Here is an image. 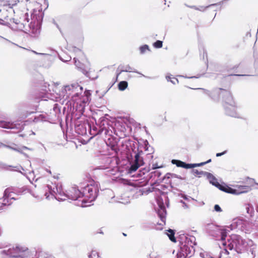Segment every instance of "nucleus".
<instances>
[{
    "label": "nucleus",
    "instance_id": "obj_1",
    "mask_svg": "<svg viewBox=\"0 0 258 258\" xmlns=\"http://www.w3.org/2000/svg\"><path fill=\"white\" fill-rule=\"evenodd\" d=\"M223 244L225 246L224 253L237 256L238 254H248L251 253V256L248 258H251L253 256V241L252 240L246 241L241 236L238 235H232L227 241L223 242Z\"/></svg>",
    "mask_w": 258,
    "mask_h": 258
},
{
    "label": "nucleus",
    "instance_id": "obj_2",
    "mask_svg": "<svg viewBox=\"0 0 258 258\" xmlns=\"http://www.w3.org/2000/svg\"><path fill=\"white\" fill-rule=\"evenodd\" d=\"M204 90L205 93L215 101H218L222 97L226 114L231 117H237L235 102L230 91L222 88H216L211 93L208 90Z\"/></svg>",
    "mask_w": 258,
    "mask_h": 258
},
{
    "label": "nucleus",
    "instance_id": "obj_3",
    "mask_svg": "<svg viewBox=\"0 0 258 258\" xmlns=\"http://www.w3.org/2000/svg\"><path fill=\"white\" fill-rule=\"evenodd\" d=\"M191 171L195 175L198 176L199 177L202 176H206L210 183L212 184L221 190L227 193L233 195H239L246 192L250 189V187L246 185H240L238 187L237 189L233 188L227 185H223L219 183L215 177L210 173L203 171H200L197 169H192Z\"/></svg>",
    "mask_w": 258,
    "mask_h": 258
},
{
    "label": "nucleus",
    "instance_id": "obj_4",
    "mask_svg": "<svg viewBox=\"0 0 258 258\" xmlns=\"http://www.w3.org/2000/svg\"><path fill=\"white\" fill-rule=\"evenodd\" d=\"M28 248L26 247L17 246L15 247L3 250L1 251V253L4 255V258H28ZM46 255L42 252H40L37 258H52Z\"/></svg>",
    "mask_w": 258,
    "mask_h": 258
},
{
    "label": "nucleus",
    "instance_id": "obj_5",
    "mask_svg": "<svg viewBox=\"0 0 258 258\" xmlns=\"http://www.w3.org/2000/svg\"><path fill=\"white\" fill-rule=\"evenodd\" d=\"M83 91V87L78 83H73L71 85H66L62 90L63 96L66 98L72 100L74 102V107H75L78 98L81 95Z\"/></svg>",
    "mask_w": 258,
    "mask_h": 258
},
{
    "label": "nucleus",
    "instance_id": "obj_6",
    "mask_svg": "<svg viewBox=\"0 0 258 258\" xmlns=\"http://www.w3.org/2000/svg\"><path fill=\"white\" fill-rule=\"evenodd\" d=\"M208 231L209 235L216 240H221L223 241L227 236V233L225 229L212 224L208 225Z\"/></svg>",
    "mask_w": 258,
    "mask_h": 258
},
{
    "label": "nucleus",
    "instance_id": "obj_7",
    "mask_svg": "<svg viewBox=\"0 0 258 258\" xmlns=\"http://www.w3.org/2000/svg\"><path fill=\"white\" fill-rule=\"evenodd\" d=\"M45 188V196L46 199H48L49 196L48 194V192L50 195L54 197L55 199L58 201H64L66 200V197L62 196L64 194H67V192H64L63 191L61 186L58 187L55 186V187L52 188L51 185H47Z\"/></svg>",
    "mask_w": 258,
    "mask_h": 258
},
{
    "label": "nucleus",
    "instance_id": "obj_8",
    "mask_svg": "<svg viewBox=\"0 0 258 258\" xmlns=\"http://www.w3.org/2000/svg\"><path fill=\"white\" fill-rule=\"evenodd\" d=\"M37 13V11L35 10H33V12H31V19L32 20L30 23H29V15L28 13H25L24 15V23H20V21L18 20H15L13 19V22L16 24L19 25L18 28L20 30H23V29H25L26 31L28 30L27 27H30L31 28L30 24L32 22H35L36 20H38L37 15L35 14Z\"/></svg>",
    "mask_w": 258,
    "mask_h": 258
},
{
    "label": "nucleus",
    "instance_id": "obj_9",
    "mask_svg": "<svg viewBox=\"0 0 258 258\" xmlns=\"http://www.w3.org/2000/svg\"><path fill=\"white\" fill-rule=\"evenodd\" d=\"M91 126L89 123L79 120V117H77V120L75 121V132L79 135L84 136L87 134V130L90 131Z\"/></svg>",
    "mask_w": 258,
    "mask_h": 258
},
{
    "label": "nucleus",
    "instance_id": "obj_10",
    "mask_svg": "<svg viewBox=\"0 0 258 258\" xmlns=\"http://www.w3.org/2000/svg\"><path fill=\"white\" fill-rule=\"evenodd\" d=\"M85 97L81 98L79 97L78 101L75 106L76 110L79 113V115H82L85 110V104L89 102V98L91 95L89 90H85L84 93Z\"/></svg>",
    "mask_w": 258,
    "mask_h": 258
},
{
    "label": "nucleus",
    "instance_id": "obj_11",
    "mask_svg": "<svg viewBox=\"0 0 258 258\" xmlns=\"http://www.w3.org/2000/svg\"><path fill=\"white\" fill-rule=\"evenodd\" d=\"M82 193V197L89 199L90 203L93 202L97 197V189L88 185L84 188Z\"/></svg>",
    "mask_w": 258,
    "mask_h": 258
},
{
    "label": "nucleus",
    "instance_id": "obj_12",
    "mask_svg": "<svg viewBox=\"0 0 258 258\" xmlns=\"http://www.w3.org/2000/svg\"><path fill=\"white\" fill-rule=\"evenodd\" d=\"M62 196L69 199L75 201L82 197V191L76 187H73L70 190L67 192V194H64Z\"/></svg>",
    "mask_w": 258,
    "mask_h": 258
},
{
    "label": "nucleus",
    "instance_id": "obj_13",
    "mask_svg": "<svg viewBox=\"0 0 258 258\" xmlns=\"http://www.w3.org/2000/svg\"><path fill=\"white\" fill-rule=\"evenodd\" d=\"M158 204L159 209L158 210L157 214L161 222L163 223H159V224L163 225L165 224V217L166 215V211L162 200H161V201L159 200Z\"/></svg>",
    "mask_w": 258,
    "mask_h": 258
},
{
    "label": "nucleus",
    "instance_id": "obj_14",
    "mask_svg": "<svg viewBox=\"0 0 258 258\" xmlns=\"http://www.w3.org/2000/svg\"><path fill=\"white\" fill-rule=\"evenodd\" d=\"M195 252V248L193 247L187 245L180 246V251L179 254L180 256H183L185 257H191Z\"/></svg>",
    "mask_w": 258,
    "mask_h": 258
},
{
    "label": "nucleus",
    "instance_id": "obj_15",
    "mask_svg": "<svg viewBox=\"0 0 258 258\" xmlns=\"http://www.w3.org/2000/svg\"><path fill=\"white\" fill-rule=\"evenodd\" d=\"M0 127L8 129H20L21 128V125L19 123L16 124L13 122H6L5 121L0 120Z\"/></svg>",
    "mask_w": 258,
    "mask_h": 258
},
{
    "label": "nucleus",
    "instance_id": "obj_16",
    "mask_svg": "<svg viewBox=\"0 0 258 258\" xmlns=\"http://www.w3.org/2000/svg\"><path fill=\"white\" fill-rule=\"evenodd\" d=\"M119 69H120V71L119 72H117V77H118V76L122 73V72H135V73H138L139 74H140L142 76H143V77H146V76L145 75H144L143 74L139 73V72H138L137 71H135L134 70L132 67H131L129 65H127L125 67H123V66H119L117 69V72H118V70ZM146 78H148V77H146Z\"/></svg>",
    "mask_w": 258,
    "mask_h": 258
},
{
    "label": "nucleus",
    "instance_id": "obj_17",
    "mask_svg": "<svg viewBox=\"0 0 258 258\" xmlns=\"http://www.w3.org/2000/svg\"><path fill=\"white\" fill-rule=\"evenodd\" d=\"M189 235L187 234H180L179 235V241L181 245L187 246L188 245L189 240L190 237Z\"/></svg>",
    "mask_w": 258,
    "mask_h": 258
},
{
    "label": "nucleus",
    "instance_id": "obj_18",
    "mask_svg": "<svg viewBox=\"0 0 258 258\" xmlns=\"http://www.w3.org/2000/svg\"><path fill=\"white\" fill-rule=\"evenodd\" d=\"M223 3H224V1H222V2H220L218 3L209 5L206 7L200 6V7H198V9H197V10H198V11H200L201 12H204L207 8H211V7H215V6H220L219 9L220 10L221 9V6L223 4Z\"/></svg>",
    "mask_w": 258,
    "mask_h": 258
},
{
    "label": "nucleus",
    "instance_id": "obj_19",
    "mask_svg": "<svg viewBox=\"0 0 258 258\" xmlns=\"http://www.w3.org/2000/svg\"><path fill=\"white\" fill-rule=\"evenodd\" d=\"M143 164H140L139 162L133 161L131 163V166L128 169L129 172L132 173L133 172L136 171Z\"/></svg>",
    "mask_w": 258,
    "mask_h": 258
},
{
    "label": "nucleus",
    "instance_id": "obj_20",
    "mask_svg": "<svg viewBox=\"0 0 258 258\" xmlns=\"http://www.w3.org/2000/svg\"><path fill=\"white\" fill-rule=\"evenodd\" d=\"M82 73L83 74H84L87 77L89 78L90 79L92 80H95L98 78L97 75H91L92 72L90 70L88 71H87L86 70L83 69L82 70Z\"/></svg>",
    "mask_w": 258,
    "mask_h": 258
},
{
    "label": "nucleus",
    "instance_id": "obj_21",
    "mask_svg": "<svg viewBox=\"0 0 258 258\" xmlns=\"http://www.w3.org/2000/svg\"><path fill=\"white\" fill-rule=\"evenodd\" d=\"M141 153H142L143 152L141 151L140 152H138L136 154L135 156V159L134 160V162H139L140 164H144V162L143 161V159L142 157H141Z\"/></svg>",
    "mask_w": 258,
    "mask_h": 258
},
{
    "label": "nucleus",
    "instance_id": "obj_22",
    "mask_svg": "<svg viewBox=\"0 0 258 258\" xmlns=\"http://www.w3.org/2000/svg\"><path fill=\"white\" fill-rule=\"evenodd\" d=\"M46 121V117L43 114H39L38 116H35L33 122L35 123L39 122L40 121Z\"/></svg>",
    "mask_w": 258,
    "mask_h": 258
},
{
    "label": "nucleus",
    "instance_id": "obj_23",
    "mask_svg": "<svg viewBox=\"0 0 258 258\" xmlns=\"http://www.w3.org/2000/svg\"><path fill=\"white\" fill-rule=\"evenodd\" d=\"M167 231L169 233H167V235L169 238V239L172 241V242H176V238L174 236V234H175V232L173 230H172L171 229H169Z\"/></svg>",
    "mask_w": 258,
    "mask_h": 258
},
{
    "label": "nucleus",
    "instance_id": "obj_24",
    "mask_svg": "<svg viewBox=\"0 0 258 258\" xmlns=\"http://www.w3.org/2000/svg\"><path fill=\"white\" fill-rule=\"evenodd\" d=\"M127 86L128 83L126 81H121L118 84V89L120 91H124L127 87Z\"/></svg>",
    "mask_w": 258,
    "mask_h": 258
},
{
    "label": "nucleus",
    "instance_id": "obj_25",
    "mask_svg": "<svg viewBox=\"0 0 258 258\" xmlns=\"http://www.w3.org/2000/svg\"><path fill=\"white\" fill-rule=\"evenodd\" d=\"M140 52L141 54H143L145 53L146 50L150 51L151 50L149 47V46L147 44L143 45L140 47L139 48Z\"/></svg>",
    "mask_w": 258,
    "mask_h": 258
},
{
    "label": "nucleus",
    "instance_id": "obj_26",
    "mask_svg": "<svg viewBox=\"0 0 258 258\" xmlns=\"http://www.w3.org/2000/svg\"><path fill=\"white\" fill-rule=\"evenodd\" d=\"M4 198H10V200H15L16 199L14 197H11V192H10L9 188H6L4 192Z\"/></svg>",
    "mask_w": 258,
    "mask_h": 258
},
{
    "label": "nucleus",
    "instance_id": "obj_27",
    "mask_svg": "<svg viewBox=\"0 0 258 258\" xmlns=\"http://www.w3.org/2000/svg\"><path fill=\"white\" fill-rule=\"evenodd\" d=\"M184 162H183L182 161L178 160H176V159H173L171 161V163L173 164H175L177 167H182V168H183V167Z\"/></svg>",
    "mask_w": 258,
    "mask_h": 258
},
{
    "label": "nucleus",
    "instance_id": "obj_28",
    "mask_svg": "<svg viewBox=\"0 0 258 258\" xmlns=\"http://www.w3.org/2000/svg\"><path fill=\"white\" fill-rule=\"evenodd\" d=\"M166 79L168 82L170 81L174 85L178 83V79L175 78H172L171 75H167L166 76Z\"/></svg>",
    "mask_w": 258,
    "mask_h": 258
},
{
    "label": "nucleus",
    "instance_id": "obj_29",
    "mask_svg": "<svg viewBox=\"0 0 258 258\" xmlns=\"http://www.w3.org/2000/svg\"><path fill=\"white\" fill-rule=\"evenodd\" d=\"M189 243L188 246L194 247V246L197 244V242L196 241V238L195 236L190 235V237H189Z\"/></svg>",
    "mask_w": 258,
    "mask_h": 258
},
{
    "label": "nucleus",
    "instance_id": "obj_30",
    "mask_svg": "<svg viewBox=\"0 0 258 258\" xmlns=\"http://www.w3.org/2000/svg\"><path fill=\"white\" fill-rule=\"evenodd\" d=\"M13 167L16 168V166H13L11 165H8L0 161V168L7 170H11L10 168Z\"/></svg>",
    "mask_w": 258,
    "mask_h": 258
},
{
    "label": "nucleus",
    "instance_id": "obj_31",
    "mask_svg": "<svg viewBox=\"0 0 258 258\" xmlns=\"http://www.w3.org/2000/svg\"><path fill=\"white\" fill-rule=\"evenodd\" d=\"M153 45L156 48H161L163 46V42L161 40H157L153 44Z\"/></svg>",
    "mask_w": 258,
    "mask_h": 258
},
{
    "label": "nucleus",
    "instance_id": "obj_32",
    "mask_svg": "<svg viewBox=\"0 0 258 258\" xmlns=\"http://www.w3.org/2000/svg\"><path fill=\"white\" fill-rule=\"evenodd\" d=\"M1 199H2V204L3 205V208L7 206V205H10L11 204V203H9V198L3 197V198Z\"/></svg>",
    "mask_w": 258,
    "mask_h": 258
},
{
    "label": "nucleus",
    "instance_id": "obj_33",
    "mask_svg": "<svg viewBox=\"0 0 258 258\" xmlns=\"http://www.w3.org/2000/svg\"><path fill=\"white\" fill-rule=\"evenodd\" d=\"M74 64L77 67L78 69H80L82 71V69L81 68V63L77 60V59L76 57L74 58Z\"/></svg>",
    "mask_w": 258,
    "mask_h": 258
},
{
    "label": "nucleus",
    "instance_id": "obj_34",
    "mask_svg": "<svg viewBox=\"0 0 258 258\" xmlns=\"http://www.w3.org/2000/svg\"><path fill=\"white\" fill-rule=\"evenodd\" d=\"M150 178L153 177V176H157L158 177H160L161 175V173L158 171H155L154 172H152L151 173Z\"/></svg>",
    "mask_w": 258,
    "mask_h": 258
},
{
    "label": "nucleus",
    "instance_id": "obj_35",
    "mask_svg": "<svg viewBox=\"0 0 258 258\" xmlns=\"http://www.w3.org/2000/svg\"><path fill=\"white\" fill-rule=\"evenodd\" d=\"M183 168L185 169H190L194 168V163H186L185 162H184Z\"/></svg>",
    "mask_w": 258,
    "mask_h": 258
},
{
    "label": "nucleus",
    "instance_id": "obj_36",
    "mask_svg": "<svg viewBox=\"0 0 258 258\" xmlns=\"http://www.w3.org/2000/svg\"><path fill=\"white\" fill-rule=\"evenodd\" d=\"M246 210L248 214H251L253 212V208L252 206L248 205L246 207Z\"/></svg>",
    "mask_w": 258,
    "mask_h": 258
},
{
    "label": "nucleus",
    "instance_id": "obj_37",
    "mask_svg": "<svg viewBox=\"0 0 258 258\" xmlns=\"http://www.w3.org/2000/svg\"><path fill=\"white\" fill-rule=\"evenodd\" d=\"M214 211L217 212H221L222 211V209L219 205H215L214 207Z\"/></svg>",
    "mask_w": 258,
    "mask_h": 258
},
{
    "label": "nucleus",
    "instance_id": "obj_38",
    "mask_svg": "<svg viewBox=\"0 0 258 258\" xmlns=\"http://www.w3.org/2000/svg\"><path fill=\"white\" fill-rule=\"evenodd\" d=\"M103 132H104V134H107L108 131L104 128H101L98 130L97 134H101Z\"/></svg>",
    "mask_w": 258,
    "mask_h": 258
},
{
    "label": "nucleus",
    "instance_id": "obj_39",
    "mask_svg": "<svg viewBox=\"0 0 258 258\" xmlns=\"http://www.w3.org/2000/svg\"><path fill=\"white\" fill-rule=\"evenodd\" d=\"M205 164H206V163H205L204 162H201V163H194V168L195 167H197L202 166H203V165H204Z\"/></svg>",
    "mask_w": 258,
    "mask_h": 258
},
{
    "label": "nucleus",
    "instance_id": "obj_40",
    "mask_svg": "<svg viewBox=\"0 0 258 258\" xmlns=\"http://www.w3.org/2000/svg\"><path fill=\"white\" fill-rule=\"evenodd\" d=\"M180 203H182L183 204L182 207L184 209H188V205L184 202H183L182 200H180Z\"/></svg>",
    "mask_w": 258,
    "mask_h": 258
},
{
    "label": "nucleus",
    "instance_id": "obj_41",
    "mask_svg": "<svg viewBox=\"0 0 258 258\" xmlns=\"http://www.w3.org/2000/svg\"><path fill=\"white\" fill-rule=\"evenodd\" d=\"M140 172H141V173L139 174H140V176H142V174L144 175V174H145L146 173L148 172V170L146 169L145 168H144L143 169V170L141 171Z\"/></svg>",
    "mask_w": 258,
    "mask_h": 258
},
{
    "label": "nucleus",
    "instance_id": "obj_42",
    "mask_svg": "<svg viewBox=\"0 0 258 258\" xmlns=\"http://www.w3.org/2000/svg\"><path fill=\"white\" fill-rule=\"evenodd\" d=\"M10 149H11L14 151H16L17 152H18L19 153H20L21 154V153H22V150L21 149H19V148H13V147H11V148H9Z\"/></svg>",
    "mask_w": 258,
    "mask_h": 258
},
{
    "label": "nucleus",
    "instance_id": "obj_43",
    "mask_svg": "<svg viewBox=\"0 0 258 258\" xmlns=\"http://www.w3.org/2000/svg\"><path fill=\"white\" fill-rule=\"evenodd\" d=\"M227 153V151H224V152H221V153H218L216 154V156L217 157H220V156H221L224 154H225L226 153Z\"/></svg>",
    "mask_w": 258,
    "mask_h": 258
},
{
    "label": "nucleus",
    "instance_id": "obj_44",
    "mask_svg": "<svg viewBox=\"0 0 258 258\" xmlns=\"http://www.w3.org/2000/svg\"><path fill=\"white\" fill-rule=\"evenodd\" d=\"M73 51L75 52H80V53H81V50L80 49H79V48H77L76 47H73Z\"/></svg>",
    "mask_w": 258,
    "mask_h": 258
},
{
    "label": "nucleus",
    "instance_id": "obj_45",
    "mask_svg": "<svg viewBox=\"0 0 258 258\" xmlns=\"http://www.w3.org/2000/svg\"><path fill=\"white\" fill-rule=\"evenodd\" d=\"M111 149L112 150L114 151L115 152H117V151L118 150L117 147L115 145H113L111 146Z\"/></svg>",
    "mask_w": 258,
    "mask_h": 258
},
{
    "label": "nucleus",
    "instance_id": "obj_46",
    "mask_svg": "<svg viewBox=\"0 0 258 258\" xmlns=\"http://www.w3.org/2000/svg\"><path fill=\"white\" fill-rule=\"evenodd\" d=\"M72 57L71 56H68L66 57V59H63L62 58H61V59L64 62L70 61Z\"/></svg>",
    "mask_w": 258,
    "mask_h": 258
},
{
    "label": "nucleus",
    "instance_id": "obj_47",
    "mask_svg": "<svg viewBox=\"0 0 258 258\" xmlns=\"http://www.w3.org/2000/svg\"><path fill=\"white\" fill-rule=\"evenodd\" d=\"M159 168H160V167L158 166L157 164H153L152 165L153 169H156Z\"/></svg>",
    "mask_w": 258,
    "mask_h": 258
},
{
    "label": "nucleus",
    "instance_id": "obj_48",
    "mask_svg": "<svg viewBox=\"0 0 258 258\" xmlns=\"http://www.w3.org/2000/svg\"><path fill=\"white\" fill-rule=\"evenodd\" d=\"M185 6L188 8H191V9H194L195 10H197V9H198V7L195 6H188L187 5H185Z\"/></svg>",
    "mask_w": 258,
    "mask_h": 258
},
{
    "label": "nucleus",
    "instance_id": "obj_49",
    "mask_svg": "<svg viewBox=\"0 0 258 258\" xmlns=\"http://www.w3.org/2000/svg\"><path fill=\"white\" fill-rule=\"evenodd\" d=\"M2 147H7V148H11V146H10L5 145L2 143H0V148H1Z\"/></svg>",
    "mask_w": 258,
    "mask_h": 258
},
{
    "label": "nucleus",
    "instance_id": "obj_50",
    "mask_svg": "<svg viewBox=\"0 0 258 258\" xmlns=\"http://www.w3.org/2000/svg\"><path fill=\"white\" fill-rule=\"evenodd\" d=\"M181 197L185 200H187L188 199V197L185 195L181 194Z\"/></svg>",
    "mask_w": 258,
    "mask_h": 258
},
{
    "label": "nucleus",
    "instance_id": "obj_51",
    "mask_svg": "<svg viewBox=\"0 0 258 258\" xmlns=\"http://www.w3.org/2000/svg\"><path fill=\"white\" fill-rule=\"evenodd\" d=\"M4 208L3 207V205L2 204V199H0V211L4 210Z\"/></svg>",
    "mask_w": 258,
    "mask_h": 258
},
{
    "label": "nucleus",
    "instance_id": "obj_52",
    "mask_svg": "<svg viewBox=\"0 0 258 258\" xmlns=\"http://www.w3.org/2000/svg\"><path fill=\"white\" fill-rule=\"evenodd\" d=\"M57 107H58V104H55L54 105V106H53V110H54V111H56V110L57 109H58V108H57Z\"/></svg>",
    "mask_w": 258,
    "mask_h": 258
},
{
    "label": "nucleus",
    "instance_id": "obj_53",
    "mask_svg": "<svg viewBox=\"0 0 258 258\" xmlns=\"http://www.w3.org/2000/svg\"><path fill=\"white\" fill-rule=\"evenodd\" d=\"M22 149H26V150H32V149L29 148H28V147H26V146H23V147H22Z\"/></svg>",
    "mask_w": 258,
    "mask_h": 258
},
{
    "label": "nucleus",
    "instance_id": "obj_54",
    "mask_svg": "<svg viewBox=\"0 0 258 258\" xmlns=\"http://www.w3.org/2000/svg\"><path fill=\"white\" fill-rule=\"evenodd\" d=\"M148 145H149V144H148V141H146L145 145V148H146V149L147 150H148L147 146H148Z\"/></svg>",
    "mask_w": 258,
    "mask_h": 258
},
{
    "label": "nucleus",
    "instance_id": "obj_55",
    "mask_svg": "<svg viewBox=\"0 0 258 258\" xmlns=\"http://www.w3.org/2000/svg\"><path fill=\"white\" fill-rule=\"evenodd\" d=\"M21 154L25 156L26 157H28V155L26 153L23 152V151L22 153H21Z\"/></svg>",
    "mask_w": 258,
    "mask_h": 258
},
{
    "label": "nucleus",
    "instance_id": "obj_56",
    "mask_svg": "<svg viewBox=\"0 0 258 258\" xmlns=\"http://www.w3.org/2000/svg\"><path fill=\"white\" fill-rule=\"evenodd\" d=\"M211 162V159H209L208 160H207V161L204 162H205V163H206V164L209 163H210V162Z\"/></svg>",
    "mask_w": 258,
    "mask_h": 258
},
{
    "label": "nucleus",
    "instance_id": "obj_57",
    "mask_svg": "<svg viewBox=\"0 0 258 258\" xmlns=\"http://www.w3.org/2000/svg\"><path fill=\"white\" fill-rule=\"evenodd\" d=\"M199 77H196V76H192L190 77H189L188 78H198Z\"/></svg>",
    "mask_w": 258,
    "mask_h": 258
},
{
    "label": "nucleus",
    "instance_id": "obj_58",
    "mask_svg": "<svg viewBox=\"0 0 258 258\" xmlns=\"http://www.w3.org/2000/svg\"><path fill=\"white\" fill-rule=\"evenodd\" d=\"M200 256H201L202 258H204V254H203V253H200Z\"/></svg>",
    "mask_w": 258,
    "mask_h": 258
},
{
    "label": "nucleus",
    "instance_id": "obj_59",
    "mask_svg": "<svg viewBox=\"0 0 258 258\" xmlns=\"http://www.w3.org/2000/svg\"><path fill=\"white\" fill-rule=\"evenodd\" d=\"M9 189H10V192L11 193L12 192V189H13L12 188H10V187H9Z\"/></svg>",
    "mask_w": 258,
    "mask_h": 258
},
{
    "label": "nucleus",
    "instance_id": "obj_60",
    "mask_svg": "<svg viewBox=\"0 0 258 258\" xmlns=\"http://www.w3.org/2000/svg\"><path fill=\"white\" fill-rule=\"evenodd\" d=\"M236 76H246L245 75H236Z\"/></svg>",
    "mask_w": 258,
    "mask_h": 258
},
{
    "label": "nucleus",
    "instance_id": "obj_61",
    "mask_svg": "<svg viewBox=\"0 0 258 258\" xmlns=\"http://www.w3.org/2000/svg\"><path fill=\"white\" fill-rule=\"evenodd\" d=\"M82 202H83V203H87V202L85 201V200H83L82 201Z\"/></svg>",
    "mask_w": 258,
    "mask_h": 258
},
{
    "label": "nucleus",
    "instance_id": "obj_62",
    "mask_svg": "<svg viewBox=\"0 0 258 258\" xmlns=\"http://www.w3.org/2000/svg\"><path fill=\"white\" fill-rule=\"evenodd\" d=\"M176 177H177V178H179V179H182V178L181 177V176H177Z\"/></svg>",
    "mask_w": 258,
    "mask_h": 258
},
{
    "label": "nucleus",
    "instance_id": "obj_63",
    "mask_svg": "<svg viewBox=\"0 0 258 258\" xmlns=\"http://www.w3.org/2000/svg\"><path fill=\"white\" fill-rule=\"evenodd\" d=\"M256 211L258 212V206L256 207Z\"/></svg>",
    "mask_w": 258,
    "mask_h": 258
},
{
    "label": "nucleus",
    "instance_id": "obj_64",
    "mask_svg": "<svg viewBox=\"0 0 258 258\" xmlns=\"http://www.w3.org/2000/svg\"><path fill=\"white\" fill-rule=\"evenodd\" d=\"M91 254L89 255V258H91Z\"/></svg>",
    "mask_w": 258,
    "mask_h": 258
}]
</instances>
